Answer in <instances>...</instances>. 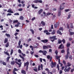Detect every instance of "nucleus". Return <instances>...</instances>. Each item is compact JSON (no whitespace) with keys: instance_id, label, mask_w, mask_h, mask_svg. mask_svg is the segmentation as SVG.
I'll return each mask as SVG.
<instances>
[{"instance_id":"nucleus-1","label":"nucleus","mask_w":74,"mask_h":74,"mask_svg":"<svg viewBox=\"0 0 74 74\" xmlns=\"http://www.w3.org/2000/svg\"><path fill=\"white\" fill-rule=\"evenodd\" d=\"M70 49L69 48H68L67 49V55L65 56V59L66 60L69 58V55H70V51H69Z\"/></svg>"},{"instance_id":"nucleus-2","label":"nucleus","mask_w":74,"mask_h":74,"mask_svg":"<svg viewBox=\"0 0 74 74\" xmlns=\"http://www.w3.org/2000/svg\"><path fill=\"white\" fill-rule=\"evenodd\" d=\"M56 36H54L52 37H50V40H51V41H52V42H53V41H54L55 40H56L58 39V38H56Z\"/></svg>"},{"instance_id":"nucleus-3","label":"nucleus","mask_w":74,"mask_h":74,"mask_svg":"<svg viewBox=\"0 0 74 74\" xmlns=\"http://www.w3.org/2000/svg\"><path fill=\"white\" fill-rule=\"evenodd\" d=\"M48 48H51L52 47L51 45H48L47 46L46 45H44L43 46V49H48Z\"/></svg>"},{"instance_id":"nucleus-4","label":"nucleus","mask_w":74,"mask_h":74,"mask_svg":"<svg viewBox=\"0 0 74 74\" xmlns=\"http://www.w3.org/2000/svg\"><path fill=\"white\" fill-rule=\"evenodd\" d=\"M64 4H65V3H63L62 4L60 5V10L61 11V10H62L64 9Z\"/></svg>"},{"instance_id":"nucleus-5","label":"nucleus","mask_w":74,"mask_h":74,"mask_svg":"<svg viewBox=\"0 0 74 74\" xmlns=\"http://www.w3.org/2000/svg\"><path fill=\"white\" fill-rule=\"evenodd\" d=\"M51 64L52 65L51 66V68H53L54 67H56V62H53V61H52L51 62Z\"/></svg>"},{"instance_id":"nucleus-6","label":"nucleus","mask_w":74,"mask_h":74,"mask_svg":"<svg viewBox=\"0 0 74 74\" xmlns=\"http://www.w3.org/2000/svg\"><path fill=\"white\" fill-rule=\"evenodd\" d=\"M71 69V67H68L67 69L66 68H65L64 69V71H65V72H69V71H70V70Z\"/></svg>"},{"instance_id":"nucleus-7","label":"nucleus","mask_w":74,"mask_h":74,"mask_svg":"<svg viewBox=\"0 0 74 74\" xmlns=\"http://www.w3.org/2000/svg\"><path fill=\"white\" fill-rule=\"evenodd\" d=\"M47 58L48 59H50V62H51L52 61V57H51V56L49 55H48L47 56Z\"/></svg>"},{"instance_id":"nucleus-8","label":"nucleus","mask_w":74,"mask_h":74,"mask_svg":"<svg viewBox=\"0 0 74 74\" xmlns=\"http://www.w3.org/2000/svg\"><path fill=\"white\" fill-rule=\"evenodd\" d=\"M41 42H42L44 43H47L48 42V40L47 39H45L44 40H41Z\"/></svg>"},{"instance_id":"nucleus-9","label":"nucleus","mask_w":74,"mask_h":74,"mask_svg":"<svg viewBox=\"0 0 74 74\" xmlns=\"http://www.w3.org/2000/svg\"><path fill=\"white\" fill-rule=\"evenodd\" d=\"M7 12L12 13V14H13V13H14V12H13V11H12V9L11 8H10L8 10V11H7Z\"/></svg>"},{"instance_id":"nucleus-10","label":"nucleus","mask_w":74,"mask_h":74,"mask_svg":"<svg viewBox=\"0 0 74 74\" xmlns=\"http://www.w3.org/2000/svg\"><path fill=\"white\" fill-rule=\"evenodd\" d=\"M64 48V46H63V44H61L59 47L58 49H63Z\"/></svg>"},{"instance_id":"nucleus-11","label":"nucleus","mask_w":74,"mask_h":74,"mask_svg":"<svg viewBox=\"0 0 74 74\" xmlns=\"http://www.w3.org/2000/svg\"><path fill=\"white\" fill-rule=\"evenodd\" d=\"M16 64H18V67H21V65H22V62H21L19 64V63H18L17 62H15Z\"/></svg>"},{"instance_id":"nucleus-12","label":"nucleus","mask_w":74,"mask_h":74,"mask_svg":"<svg viewBox=\"0 0 74 74\" xmlns=\"http://www.w3.org/2000/svg\"><path fill=\"white\" fill-rule=\"evenodd\" d=\"M59 24L58 23H56L55 25H54V26L55 28H57L58 26H59Z\"/></svg>"},{"instance_id":"nucleus-13","label":"nucleus","mask_w":74,"mask_h":74,"mask_svg":"<svg viewBox=\"0 0 74 74\" xmlns=\"http://www.w3.org/2000/svg\"><path fill=\"white\" fill-rule=\"evenodd\" d=\"M29 62H27L25 63L24 64V66L26 67L27 66H29Z\"/></svg>"},{"instance_id":"nucleus-14","label":"nucleus","mask_w":74,"mask_h":74,"mask_svg":"<svg viewBox=\"0 0 74 74\" xmlns=\"http://www.w3.org/2000/svg\"><path fill=\"white\" fill-rule=\"evenodd\" d=\"M61 14V10H59L58 11V16H60Z\"/></svg>"},{"instance_id":"nucleus-15","label":"nucleus","mask_w":74,"mask_h":74,"mask_svg":"<svg viewBox=\"0 0 74 74\" xmlns=\"http://www.w3.org/2000/svg\"><path fill=\"white\" fill-rule=\"evenodd\" d=\"M43 10L42 9H40L38 12V14L39 15L42 12Z\"/></svg>"},{"instance_id":"nucleus-16","label":"nucleus","mask_w":74,"mask_h":74,"mask_svg":"<svg viewBox=\"0 0 74 74\" xmlns=\"http://www.w3.org/2000/svg\"><path fill=\"white\" fill-rule=\"evenodd\" d=\"M16 62H17V61H12V62H11L10 63H11V64L12 65H14V64H15V63H16Z\"/></svg>"},{"instance_id":"nucleus-17","label":"nucleus","mask_w":74,"mask_h":74,"mask_svg":"<svg viewBox=\"0 0 74 74\" xmlns=\"http://www.w3.org/2000/svg\"><path fill=\"white\" fill-rule=\"evenodd\" d=\"M41 25H42V26H45V22L43 21H42L41 22Z\"/></svg>"},{"instance_id":"nucleus-18","label":"nucleus","mask_w":74,"mask_h":74,"mask_svg":"<svg viewBox=\"0 0 74 74\" xmlns=\"http://www.w3.org/2000/svg\"><path fill=\"white\" fill-rule=\"evenodd\" d=\"M8 42V38H5V40L4 42V43H7Z\"/></svg>"},{"instance_id":"nucleus-19","label":"nucleus","mask_w":74,"mask_h":74,"mask_svg":"<svg viewBox=\"0 0 74 74\" xmlns=\"http://www.w3.org/2000/svg\"><path fill=\"white\" fill-rule=\"evenodd\" d=\"M60 57H61V56H58V55L57 56H56V59H59V58H60Z\"/></svg>"},{"instance_id":"nucleus-20","label":"nucleus","mask_w":74,"mask_h":74,"mask_svg":"<svg viewBox=\"0 0 74 74\" xmlns=\"http://www.w3.org/2000/svg\"><path fill=\"white\" fill-rule=\"evenodd\" d=\"M46 53H47V51H43V54L44 55H46Z\"/></svg>"},{"instance_id":"nucleus-21","label":"nucleus","mask_w":74,"mask_h":74,"mask_svg":"<svg viewBox=\"0 0 74 74\" xmlns=\"http://www.w3.org/2000/svg\"><path fill=\"white\" fill-rule=\"evenodd\" d=\"M5 36L8 37H11V36L9 34H5Z\"/></svg>"},{"instance_id":"nucleus-22","label":"nucleus","mask_w":74,"mask_h":74,"mask_svg":"<svg viewBox=\"0 0 74 74\" xmlns=\"http://www.w3.org/2000/svg\"><path fill=\"white\" fill-rule=\"evenodd\" d=\"M57 33L58 34H60V35H62V33H61V32L60 31L58 30L57 31Z\"/></svg>"},{"instance_id":"nucleus-23","label":"nucleus","mask_w":74,"mask_h":74,"mask_svg":"<svg viewBox=\"0 0 74 74\" xmlns=\"http://www.w3.org/2000/svg\"><path fill=\"white\" fill-rule=\"evenodd\" d=\"M21 73L22 74H25L26 73V71L23 70L21 71Z\"/></svg>"},{"instance_id":"nucleus-24","label":"nucleus","mask_w":74,"mask_h":74,"mask_svg":"<svg viewBox=\"0 0 74 74\" xmlns=\"http://www.w3.org/2000/svg\"><path fill=\"white\" fill-rule=\"evenodd\" d=\"M67 67H70L71 66V64H70V62H68L67 63Z\"/></svg>"},{"instance_id":"nucleus-25","label":"nucleus","mask_w":74,"mask_h":74,"mask_svg":"<svg viewBox=\"0 0 74 74\" xmlns=\"http://www.w3.org/2000/svg\"><path fill=\"white\" fill-rule=\"evenodd\" d=\"M55 30H53V32H52L51 33V34H52L53 35V34H55Z\"/></svg>"},{"instance_id":"nucleus-26","label":"nucleus","mask_w":74,"mask_h":74,"mask_svg":"<svg viewBox=\"0 0 74 74\" xmlns=\"http://www.w3.org/2000/svg\"><path fill=\"white\" fill-rule=\"evenodd\" d=\"M71 45V44L70 43H67L66 44V47L67 48H69V47L70 46V45Z\"/></svg>"},{"instance_id":"nucleus-27","label":"nucleus","mask_w":74,"mask_h":74,"mask_svg":"<svg viewBox=\"0 0 74 74\" xmlns=\"http://www.w3.org/2000/svg\"><path fill=\"white\" fill-rule=\"evenodd\" d=\"M20 19L21 20H23L24 19V17L22 16H20L19 17Z\"/></svg>"},{"instance_id":"nucleus-28","label":"nucleus","mask_w":74,"mask_h":74,"mask_svg":"<svg viewBox=\"0 0 74 74\" xmlns=\"http://www.w3.org/2000/svg\"><path fill=\"white\" fill-rule=\"evenodd\" d=\"M62 43V41L60 39H58V44H61Z\"/></svg>"},{"instance_id":"nucleus-29","label":"nucleus","mask_w":74,"mask_h":74,"mask_svg":"<svg viewBox=\"0 0 74 74\" xmlns=\"http://www.w3.org/2000/svg\"><path fill=\"white\" fill-rule=\"evenodd\" d=\"M73 23H71L70 25V27L71 29H73Z\"/></svg>"},{"instance_id":"nucleus-30","label":"nucleus","mask_w":74,"mask_h":74,"mask_svg":"<svg viewBox=\"0 0 74 74\" xmlns=\"http://www.w3.org/2000/svg\"><path fill=\"white\" fill-rule=\"evenodd\" d=\"M70 34L71 36L74 35V32H70Z\"/></svg>"},{"instance_id":"nucleus-31","label":"nucleus","mask_w":74,"mask_h":74,"mask_svg":"<svg viewBox=\"0 0 74 74\" xmlns=\"http://www.w3.org/2000/svg\"><path fill=\"white\" fill-rule=\"evenodd\" d=\"M18 22V20H16L13 21V23H17Z\"/></svg>"},{"instance_id":"nucleus-32","label":"nucleus","mask_w":74,"mask_h":74,"mask_svg":"<svg viewBox=\"0 0 74 74\" xmlns=\"http://www.w3.org/2000/svg\"><path fill=\"white\" fill-rule=\"evenodd\" d=\"M33 3H38V0H34V1Z\"/></svg>"},{"instance_id":"nucleus-33","label":"nucleus","mask_w":74,"mask_h":74,"mask_svg":"<svg viewBox=\"0 0 74 74\" xmlns=\"http://www.w3.org/2000/svg\"><path fill=\"white\" fill-rule=\"evenodd\" d=\"M40 67H41V66H40V65H39L38 68V71H40V70H41Z\"/></svg>"},{"instance_id":"nucleus-34","label":"nucleus","mask_w":74,"mask_h":74,"mask_svg":"<svg viewBox=\"0 0 74 74\" xmlns=\"http://www.w3.org/2000/svg\"><path fill=\"white\" fill-rule=\"evenodd\" d=\"M30 31L32 32V34H34V30L32 29H30Z\"/></svg>"},{"instance_id":"nucleus-35","label":"nucleus","mask_w":74,"mask_h":74,"mask_svg":"<svg viewBox=\"0 0 74 74\" xmlns=\"http://www.w3.org/2000/svg\"><path fill=\"white\" fill-rule=\"evenodd\" d=\"M61 52L62 53H64L65 52V51L64 49H62L61 51Z\"/></svg>"},{"instance_id":"nucleus-36","label":"nucleus","mask_w":74,"mask_h":74,"mask_svg":"<svg viewBox=\"0 0 74 74\" xmlns=\"http://www.w3.org/2000/svg\"><path fill=\"white\" fill-rule=\"evenodd\" d=\"M14 52V51L12 49H11L10 52V55H12V53H13V52Z\"/></svg>"},{"instance_id":"nucleus-37","label":"nucleus","mask_w":74,"mask_h":74,"mask_svg":"<svg viewBox=\"0 0 74 74\" xmlns=\"http://www.w3.org/2000/svg\"><path fill=\"white\" fill-rule=\"evenodd\" d=\"M8 46H9V43L8 42H7L6 44V47H8Z\"/></svg>"},{"instance_id":"nucleus-38","label":"nucleus","mask_w":74,"mask_h":74,"mask_svg":"<svg viewBox=\"0 0 74 74\" xmlns=\"http://www.w3.org/2000/svg\"><path fill=\"white\" fill-rule=\"evenodd\" d=\"M62 63L64 65H66V61L64 60L63 61Z\"/></svg>"},{"instance_id":"nucleus-39","label":"nucleus","mask_w":74,"mask_h":74,"mask_svg":"<svg viewBox=\"0 0 74 74\" xmlns=\"http://www.w3.org/2000/svg\"><path fill=\"white\" fill-rule=\"evenodd\" d=\"M10 58V57H8L6 58L7 62H8L9 61V59Z\"/></svg>"},{"instance_id":"nucleus-40","label":"nucleus","mask_w":74,"mask_h":74,"mask_svg":"<svg viewBox=\"0 0 74 74\" xmlns=\"http://www.w3.org/2000/svg\"><path fill=\"white\" fill-rule=\"evenodd\" d=\"M18 53H22V51H21V49H20L18 50Z\"/></svg>"},{"instance_id":"nucleus-41","label":"nucleus","mask_w":74,"mask_h":74,"mask_svg":"<svg viewBox=\"0 0 74 74\" xmlns=\"http://www.w3.org/2000/svg\"><path fill=\"white\" fill-rule=\"evenodd\" d=\"M4 53H5L7 55H8V56H10V54H9V53H8V52H5V51H4Z\"/></svg>"},{"instance_id":"nucleus-42","label":"nucleus","mask_w":74,"mask_h":74,"mask_svg":"<svg viewBox=\"0 0 74 74\" xmlns=\"http://www.w3.org/2000/svg\"><path fill=\"white\" fill-rule=\"evenodd\" d=\"M21 41L19 40L18 42V46H20V45H21Z\"/></svg>"},{"instance_id":"nucleus-43","label":"nucleus","mask_w":74,"mask_h":74,"mask_svg":"<svg viewBox=\"0 0 74 74\" xmlns=\"http://www.w3.org/2000/svg\"><path fill=\"white\" fill-rule=\"evenodd\" d=\"M61 42H63V44H64V43H65V40H64V39H63L62 40Z\"/></svg>"},{"instance_id":"nucleus-44","label":"nucleus","mask_w":74,"mask_h":74,"mask_svg":"<svg viewBox=\"0 0 74 74\" xmlns=\"http://www.w3.org/2000/svg\"><path fill=\"white\" fill-rule=\"evenodd\" d=\"M55 53H56V55H58V50H56V51H55Z\"/></svg>"},{"instance_id":"nucleus-45","label":"nucleus","mask_w":74,"mask_h":74,"mask_svg":"<svg viewBox=\"0 0 74 74\" xmlns=\"http://www.w3.org/2000/svg\"><path fill=\"white\" fill-rule=\"evenodd\" d=\"M12 15V14L10 13H8L7 14V16H10Z\"/></svg>"},{"instance_id":"nucleus-46","label":"nucleus","mask_w":74,"mask_h":74,"mask_svg":"<svg viewBox=\"0 0 74 74\" xmlns=\"http://www.w3.org/2000/svg\"><path fill=\"white\" fill-rule=\"evenodd\" d=\"M69 58L70 60H71L72 59H73L72 57V56L70 55L69 56Z\"/></svg>"},{"instance_id":"nucleus-47","label":"nucleus","mask_w":74,"mask_h":74,"mask_svg":"<svg viewBox=\"0 0 74 74\" xmlns=\"http://www.w3.org/2000/svg\"><path fill=\"white\" fill-rule=\"evenodd\" d=\"M40 67L41 68L42 70H43V66H42V64H41Z\"/></svg>"},{"instance_id":"nucleus-48","label":"nucleus","mask_w":74,"mask_h":74,"mask_svg":"<svg viewBox=\"0 0 74 74\" xmlns=\"http://www.w3.org/2000/svg\"><path fill=\"white\" fill-rule=\"evenodd\" d=\"M34 71H35V72H37V69H33Z\"/></svg>"},{"instance_id":"nucleus-49","label":"nucleus","mask_w":74,"mask_h":74,"mask_svg":"<svg viewBox=\"0 0 74 74\" xmlns=\"http://www.w3.org/2000/svg\"><path fill=\"white\" fill-rule=\"evenodd\" d=\"M38 3H42V0H38Z\"/></svg>"},{"instance_id":"nucleus-50","label":"nucleus","mask_w":74,"mask_h":74,"mask_svg":"<svg viewBox=\"0 0 74 74\" xmlns=\"http://www.w3.org/2000/svg\"><path fill=\"white\" fill-rule=\"evenodd\" d=\"M57 69H58V70H59V64H58L57 65Z\"/></svg>"},{"instance_id":"nucleus-51","label":"nucleus","mask_w":74,"mask_h":74,"mask_svg":"<svg viewBox=\"0 0 74 74\" xmlns=\"http://www.w3.org/2000/svg\"><path fill=\"white\" fill-rule=\"evenodd\" d=\"M19 15V14L18 13H15L14 14V15Z\"/></svg>"},{"instance_id":"nucleus-52","label":"nucleus","mask_w":74,"mask_h":74,"mask_svg":"<svg viewBox=\"0 0 74 74\" xmlns=\"http://www.w3.org/2000/svg\"><path fill=\"white\" fill-rule=\"evenodd\" d=\"M59 30H63V28L62 27H60L59 29Z\"/></svg>"},{"instance_id":"nucleus-53","label":"nucleus","mask_w":74,"mask_h":74,"mask_svg":"<svg viewBox=\"0 0 74 74\" xmlns=\"http://www.w3.org/2000/svg\"><path fill=\"white\" fill-rule=\"evenodd\" d=\"M74 71V68L72 69H71V73H73V72Z\"/></svg>"},{"instance_id":"nucleus-54","label":"nucleus","mask_w":74,"mask_h":74,"mask_svg":"<svg viewBox=\"0 0 74 74\" xmlns=\"http://www.w3.org/2000/svg\"><path fill=\"white\" fill-rule=\"evenodd\" d=\"M51 13H49V12L47 13V15H46V16H48V15H51Z\"/></svg>"},{"instance_id":"nucleus-55","label":"nucleus","mask_w":74,"mask_h":74,"mask_svg":"<svg viewBox=\"0 0 74 74\" xmlns=\"http://www.w3.org/2000/svg\"><path fill=\"white\" fill-rule=\"evenodd\" d=\"M19 48H20V49H22V47H23V46L22 45H21L19 46Z\"/></svg>"},{"instance_id":"nucleus-56","label":"nucleus","mask_w":74,"mask_h":74,"mask_svg":"<svg viewBox=\"0 0 74 74\" xmlns=\"http://www.w3.org/2000/svg\"><path fill=\"white\" fill-rule=\"evenodd\" d=\"M3 64V65H4V66H6V65H7V64H6V63H5V62H3L2 63Z\"/></svg>"},{"instance_id":"nucleus-57","label":"nucleus","mask_w":74,"mask_h":74,"mask_svg":"<svg viewBox=\"0 0 74 74\" xmlns=\"http://www.w3.org/2000/svg\"><path fill=\"white\" fill-rule=\"evenodd\" d=\"M70 11V10L69 9H66L65 10V12H68V11Z\"/></svg>"},{"instance_id":"nucleus-58","label":"nucleus","mask_w":74,"mask_h":74,"mask_svg":"<svg viewBox=\"0 0 74 74\" xmlns=\"http://www.w3.org/2000/svg\"><path fill=\"white\" fill-rule=\"evenodd\" d=\"M18 32H16V33L14 35V36H17V35H18Z\"/></svg>"},{"instance_id":"nucleus-59","label":"nucleus","mask_w":74,"mask_h":74,"mask_svg":"<svg viewBox=\"0 0 74 74\" xmlns=\"http://www.w3.org/2000/svg\"><path fill=\"white\" fill-rule=\"evenodd\" d=\"M48 32V31L47 30H45L44 31V33H47Z\"/></svg>"},{"instance_id":"nucleus-60","label":"nucleus","mask_w":74,"mask_h":74,"mask_svg":"<svg viewBox=\"0 0 74 74\" xmlns=\"http://www.w3.org/2000/svg\"><path fill=\"white\" fill-rule=\"evenodd\" d=\"M22 10H23V9L22 8H20L18 9V11H22Z\"/></svg>"},{"instance_id":"nucleus-61","label":"nucleus","mask_w":74,"mask_h":74,"mask_svg":"<svg viewBox=\"0 0 74 74\" xmlns=\"http://www.w3.org/2000/svg\"><path fill=\"white\" fill-rule=\"evenodd\" d=\"M39 53H43V51H42L41 50L39 51Z\"/></svg>"},{"instance_id":"nucleus-62","label":"nucleus","mask_w":74,"mask_h":74,"mask_svg":"<svg viewBox=\"0 0 74 74\" xmlns=\"http://www.w3.org/2000/svg\"><path fill=\"white\" fill-rule=\"evenodd\" d=\"M70 17H71V15H69L67 19H70Z\"/></svg>"},{"instance_id":"nucleus-63","label":"nucleus","mask_w":74,"mask_h":74,"mask_svg":"<svg viewBox=\"0 0 74 74\" xmlns=\"http://www.w3.org/2000/svg\"><path fill=\"white\" fill-rule=\"evenodd\" d=\"M62 73H63V71L61 70H60V73H59L60 74H62Z\"/></svg>"},{"instance_id":"nucleus-64","label":"nucleus","mask_w":74,"mask_h":74,"mask_svg":"<svg viewBox=\"0 0 74 74\" xmlns=\"http://www.w3.org/2000/svg\"><path fill=\"white\" fill-rule=\"evenodd\" d=\"M13 73L14 74H17L16 72H15V71H13Z\"/></svg>"}]
</instances>
